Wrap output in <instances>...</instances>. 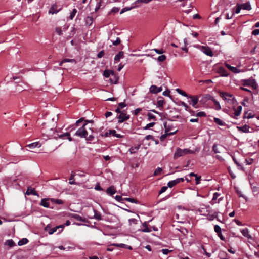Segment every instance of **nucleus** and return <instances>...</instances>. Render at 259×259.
I'll return each instance as SVG.
<instances>
[{"label": "nucleus", "instance_id": "obj_1", "mask_svg": "<svg viewBox=\"0 0 259 259\" xmlns=\"http://www.w3.org/2000/svg\"><path fill=\"white\" fill-rule=\"evenodd\" d=\"M88 122H93L92 120H85V123L83 125L78 129L75 132V135L78 136L80 138H85L87 141H93L94 139V136L92 134H89V132L88 131L87 128V123Z\"/></svg>", "mask_w": 259, "mask_h": 259}, {"label": "nucleus", "instance_id": "obj_2", "mask_svg": "<svg viewBox=\"0 0 259 259\" xmlns=\"http://www.w3.org/2000/svg\"><path fill=\"white\" fill-rule=\"evenodd\" d=\"M219 93L220 97L228 103L234 104L236 102V100L232 94L221 91H220Z\"/></svg>", "mask_w": 259, "mask_h": 259}, {"label": "nucleus", "instance_id": "obj_3", "mask_svg": "<svg viewBox=\"0 0 259 259\" xmlns=\"http://www.w3.org/2000/svg\"><path fill=\"white\" fill-rule=\"evenodd\" d=\"M194 153V152L193 150H190L189 149H181L179 148H178L174 154V159H177L179 157L183 156L188 154Z\"/></svg>", "mask_w": 259, "mask_h": 259}, {"label": "nucleus", "instance_id": "obj_4", "mask_svg": "<svg viewBox=\"0 0 259 259\" xmlns=\"http://www.w3.org/2000/svg\"><path fill=\"white\" fill-rule=\"evenodd\" d=\"M199 48L200 50L206 55L210 57H212L213 56V53L209 47L206 46H200Z\"/></svg>", "mask_w": 259, "mask_h": 259}, {"label": "nucleus", "instance_id": "obj_5", "mask_svg": "<svg viewBox=\"0 0 259 259\" xmlns=\"http://www.w3.org/2000/svg\"><path fill=\"white\" fill-rule=\"evenodd\" d=\"M63 228V225H60L58 226H56L54 228H51L49 225H47L45 227V231L48 232V233L50 235L53 234L54 232H56L57 229L59 228Z\"/></svg>", "mask_w": 259, "mask_h": 259}, {"label": "nucleus", "instance_id": "obj_6", "mask_svg": "<svg viewBox=\"0 0 259 259\" xmlns=\"http://www.w3.org/2000/svg\"><path fill=\"white\" fill-rule=\"evenodd\" d=\"M51 198H44L42 199L40 203V205L46 208H53V207L50 206Z\"/></svg>", "mask_w": 259, "mask_h": 259}, {"label": "nucleus", "instance_id": "obj_7", "mask_svg": "<svg viewBox=\"0 0 259 259\" xmlns=\"http://www.w3.org/2000/svg\"><path fill=\"white\" fill-rule=\"evenodd\" d=\"M129 118H130L129 115H127L126 114L122 112V113H120V114L119 115V116L118 117V121L119 123H122V122L127 120Z\"/></svg>", "mask_w": 259, "mask_h": 259}, {"label": "nucleus", "instance_id": "obj_8", "mask_svg": "<svg viewBox=\"0 0 259 259\" xmlns=\"http://www.w3.org/2000/svg\"><path fill=\"white\" fill-rule=\"evenodd\" d=\"M189 98L191 99L190 104L192 105L194 108H197L196 105L198 102V98L197 96H189Z\"/></svg>", "mask_w": 259, "mask_h": 259}, {"label": "nucleus", "instance_id": "obj_9", "mask_svg": "<svg viewBox=\"0 0 259 259\" xmlns=\"http://www.w3.org/2000/svg\"><path fill=\"white\" fill-rule=\"evenodd\" d=\"M162 88L161 87H157L156 85H152L150 88V91L152 93L156 94L162 91Z\"/></svg>", "mask_w": 259, "mask_h": 259}, {"label": "nucleus", "instance_id": "obj_10", "mask_svg": "<svg viewBox=\"0 0 259 259\" xmlns=\"http://www.w3.org/2000/svg\"><path fill=\"white\" fill-rule=\"evenodd\" d=\"M64 137H67L69 141H71L72 140V138L70 137V134L69 133H65L61 135L57 134V136H53V138L55 139L63 138Z\"/></svg>", "mask_w": 259, "mask_h": 259}, {"label": "nucleus", "instance_id": "obj_11", "mask_svg": "<svg viewBox=\"0 0 259 259\" xmlns=\"http://www.w3.org/2000/svg\"><path fill=\"white\" fill-rule=\"evenodd\" d=\"M168 130H165V133L163 135H162L160 137V140L161 141H163L165 140V139L168 136H170V135H173L174 134H175L176 133V132H177V130H175L173 132H171L170 133H168Z\"/></svg>", "mask_w": 259, "mask_h": 259}, {"label": "nucleus", "instance_id": "obj_12", "mask_svg": "<svg viewBox=\"0 0 259 259\" xmlns=\"http://www.w3.org/2000/svg\"><path fill=\"white\" fill-rule=\"evenodd\" d=\"M107 2H104V0H99L97 3L95 8V11H97L100 8H103L105 6Z\"/></svg>", "mask_w": 259, "mask_h": 259}, {"label": "nucleus", "instance_id": "obj_13", "mask_svg": "<svg viewBox=\"0 0 259 259\" xmlns=\"http://www.w3.org/2000/svg\"><path fill=\"white\" fill-rule=\"evenodd\" d=\"M249 126L246 124L242 126H237V128L240 132L243 133H249Z\"/></svg>", "mask_w": 259, "mask_h": 259}, {"label": "nucleus", "instance_id": "obj_14", "mask_svg": "<svg viewBox=\"0 0 259 259\" xmlns=\"http://www.w3.org/2000/svg\"><path fill=\"white\" fill-rule=\"evenodd\" d=\"M26 194L29 195H33L34 196L38 195V194L37 192L34 190V189L28 187L27 189V191L26 192Z\"/></svg>", "mask_w": 259, "mask_h": 259}, {"label": "nucleus", "instance_id": "obj_15", "mask_svg": "<svg viewBox=\"0 0 259 259\" xmlns=\"http://www.w3.org/2000/svg\"><path fill=\"white\" fill-rule=\"evenodd\" d=\"M225 66L228 69H229L231 71H232L233 73H237L240 72V71L238 69H237V68L231 66L230 65L228 64H226Z\"/></svg>", "mask_w": 259, "mask_h": 259}, {"label": "nucleus", "instance_id": "obj_16", "mask_svg": "<svg viewBox=\"0 0 259 259\" xmlns=\"http://www.w3.org/2000/svg\"><path fill=\"white\" fill-rule=\"evenodd\" d=\"M241 9L246 10H250L251 7L249 2H246L244 4H240Z\"/></svg>", "mask_w": 259, "mask_h": 259}, {"label": "nucleus", "instance_id": "obj_17", "mask_svg": "<svg viewBox=\"0 0 259 259\" xmlns=\"http://www.w3.org/2000/svg\"><path fill=\"white\" fill-rule=\"evenodd\" d=\"M60 8L59 9H57V6L56 5H53L50 9L49 11V13L52 14H56L60 10Z\"/></svg>", "mask_w": 259, "mask_h": 259}, {"label": "nucleus", "instance_id": "obj_18", "mask_svg": "<svg viewBox=\"0 0 259 259\" xmlns=\"http://www.w3.org/2000/svg\"><path fill=\"white\" fill-rule=\"evenodd\" d=\"M211 100L213 102L214 108L217 110H220L221 109V106L218 101H217L214 98H211Z\"/></svg>", "mask_w": 259, "mask_h": 259}, {"label": "nucleus", "instance_id": "obj_19", "mask_svg": "<svg viewBox=\"0 0 259 259\" xmlns=\"http://www.w3.org/2000/svg\"><path fill=\"white\" fill-rule=\"evenodd\" d=\"M72 218H74L77 221H81L82 222H85L86 220L85 218H82V217L79 215L77 214H73L71 215Z\"/></svg>", "mask_w": 259, "mask_h": 259}, {"label": "nucleus", "instance_id": "obj_20", "mask_svg": "<svg viewBox=\"0 0 259 259\" xmlns=\"http://www.w3.org/2000/svg\"><path fill=\"white\" fill-rule=\"evenodd\" d=\"M234 110L235 111L234 115L236 116H238L241 112L242 107L241 106H238L237 108H234Z\"/></svg>", "mask_w": 259, "mask_h": 259}, {"label": "nucleus", "instance_id": "obj_21", "mask_svg": "<svg viewBox=\"0 0 259 259\" xmlns=\"http://www.w3.org/2000/svg\"><path fill=\"white\" fill-rule=\"evenodd\" d=\"M50 200L52 204H57L59 205L63 204V201L61 199L51 198Z\"/></svg>", "mask_w": 259, "mask_h": 259}, {"label": "nucleus", "instance_id": "obj_22", "mask_svg": "<svg viewBox=\"0 0 259 259\" xmlns=\"http://www.w3.org/2000/svg\"><path fill=\"white\" fill-rule=\"evenodd\" d=\"M111 75H114V72L112 70H106L104 71L103 75L106 77L108 78Z\"/></svg>", "mask_w": 259, "mask_h": 259}, {"label": "nucleus", "instance_id": "obj_23", "mask_svg": "<svg viewBox=\"0 0 259 259\" xmlns=\"http://www.w3.org/2000/svg\"><path fill=\"white\" fill-rule=\"evenodd\" d=\"M66 62H71L75 64L76 63V61L75 59H64L59 63V65L62 66L63 63Z\"/></svg>", "mask_w": 259, "mask_h": 259}, {"label": "nucleus", "instance_id": "obj_24", "mask_svg": "<svg viewBox=\"0 0 259 259\" xmlns=\"http://www.w3.org/2000/svg\"><path fill=\"white\" fill-rule=\"evenodd\" d=\"M106 192L108 194H110L111 195H113L116 193V190L114 187L111 186L107 188Z\"/></svg>", "mask_w": 259, "mask_h": 259}, {"label": "nucleus", "instance_id": "obj_25", "mask_svg": "<svg viewBox=\"0 0 259 259\" xmlns=\"http://www.w3.org/2000/svg\"><path fill=\"white\" fill-rule=\"evenodd\" d=\"M27 147H29L30 149H33L36 147H40V145L38 142H36L27 145Z\"/></svg>", "mask_w": 259, "mask_h": 259}, {"label": "nucleus", "instance_id": "obj_26", "mask_svg": "<svg viewBox=\"0 0 259 259\" xmlns=\"http://www.w3.org/2000/svg\"><path fill=\"white\" fill-rule=\"evenodd\" d=\"M109 134L111 135H112L114 137H117V138H122L123 137V136L121 135L120 134H117L115 130H110L109 131Z\"/></svg>", "mask_w": 259, "mask_h": 259}, {"label": "nucleus", "instance_id": "obj_27", "mask_svg": "<svg viewBox=\"0 0 259 259\" xmlns=\"http://www.w3.org/2000/svg\"><path fill=\"white\" fill-rule=\"evenodd\" d=\"M178 183H179L178 181L176 179V180L169 181L167 183V187H168L169 188H172V187H174V186H175L176 185H177Z\"/></svg>", "mask_w": 259, "mask_h": 259}, {"label": "nucleus", "instance_id": "obj_28", "mask_svg": "<svg viewBox=\"0 0 259 259\" xmlns=\"http://www.w3.org/2000/svg\"><path fill=\"white\" fill-rule=\"evenodd\" d=\"M123 58V52H119L118 54H117L115 57L114 60L116 61H119L120 59Z\"/></svg>", "mask_w": 259, "mask_h": 259}, {"label": "nucleus", "instance_id": "obj_29", "mask_svg": "<svg viewBox=\"0 0 259 259\" xmlns=\"http://www.w3.org/2000/svg\"><path fill=\"white\" fill-rule=\"evenodd\" d=\"M214 121L215 123L221 126H224L225 125V123L218 118H214Z\"/></svg>", "mask_w": 259, "mask_h": 259}, {"label": "nucleus", "instance_id": "obj_30", "mask_svg": "<svg viewBox=\"0 0 259 259\" xmlns=\"http://www.w3.org/2000/svg\"><path fill=\"white\" fill-rule=\"evenodd\" d=\"M241 233L244 236H245L248 238H251V237L249 234L248 230L247 229L245 228V229L242 230Z\"/></svg>", "mask_w": 259, "mask_h": 259}, {"label": "nucleus", "instance_id": "obj_31", "mask_svg": "<svg viewBox=\"0 0 259 259\" xmlns=\"http://www.w3.org/2000/svg\"><path fill=\"white\" fill-rule=\"evenodd\" d=\"M28 240L27 238H24L21 239L20 240H19L18 241V245L19 246H22V245L27 244L28 243Z\"/></svg>", "mask_w": 259, "mask_h": 259}, {"label": "nucleus", "instance_id": "obj_32", "mask_svg": "<svg viewBox=\"0 0 259 259\" xmlns=\"http://www.w3.org/2000/svg\"><path fill=\"white\" fill-rule=\"evenodd\" d=\"M140 145H138L137 146L135 147H132L130 150L129 151L131 154L135 153L139 149Z\"/></svg>", "mask_w": 259, "mask_h": 259}, {"label": "nucleus", "instance_id": "obj_33", "mask_svg": "<svg viewBox=\"0 0 259 259\" xmlns=\"http://www.w3.org/2000/svg\"><path fill=\"white\" fill-rule=\"evenodd\" d=\"M123 200H125V201L130 202L131 203H136V204L139 203V201L137 200H136L135 199H134V198H124L123 199Z\"/></svg>", "mask_w": 259, "mask_h": 259}, {"label": "nucleus", "instance_id": "obj_34", "mask_svg": "<svg viewBox=\"0 0 259 259\" xmlns=\"http://www.w3.org/2000/svg\"><path fill=\"white\" fill-rule=\"evenodd\" d=\"M143 229H142V230H141L142 232H151V229H150L148 227V226H147V224H146V222H145V223L143 224Z\"/></svg>", "mask_w": 259, "mask_h": 259}, {"label": "nucleus", "instance_id": "obj_35", "mask_svg": "<svg viewBox=\"0 0 259 259\" xmlns=\"http://www.w3.org/2000/svg\"><path fill=\"white\" fill-rule=\"evenodd\" d=\"M220 73L222 74V76L227 77L228 76V73L227 72V71L223 68H220Z\"/></svg>", "mask_w": 259, "mask_h": 259}, {"label": "nucleus", "instance_id": "obj_36", "mask_svg": "<svg viewBox=\"0 0 259 259\" xmlns=\"http://www.w3.org/2000/svg\"><path fill=\"white\" fill-rule=\"evenodd\" d=\"M94 218L98 220H102L101 214L95 210H94Z\"/></svg>", "mask_w": 259, "mask_h": 259}, {"label": "nucleus", "instance_id": "obj_37", "mask_svg": "<svg viewBox=\"0 0 259 259\" xmlns=\"http://www.w3.org/2000/svg\"><path fill=\"white\" fill-rule=\"evenodd\" d=\"M119 8H118V7H113L110 12H109L108 13V15H111L112 14H114V13H117L119 10Z\"/></svg>", "mask_w": 259, "mask_h": 259}, {"label": "nucleus", "instance_id": "obj_38", "mask_svg": "<svg viewBox=\"0 0 259 259\" xmlns=\"http://www.w3.org/2000/svg\"><path fill=\"white\" fill-rule=\"evenodd\" d=\"M5 244L11 247L14 245L15 243L12 239H10L7 240L5 242Z\"/></svg>", "mask_w": 259, "mask_h": 259}, {"label": "nucleus", "instance_id": "obj_39", "mask_svg": "<svg viewBox=\"0 0 259 259\" xmlns=\"http://www.w3.org/2000/svg\"><path fill=\"white\" fill-rule=\"evenodd\" d=\"M75 174L73 172L71 173L70 178L69 179V183L70 184H75V182L73 180Z\"/></svg>", "mask_w": 259, "mask_h": 259}, {"label": "nucleus", "instance_id": "obj_40", "mask_svg": "<svg viewBox=\"0 0 259 259\" xmlns=\"http://www.w3.org/2000/svg\"><path fill=\"white\" fill-rule=\"evenodd\" d=\"M162 169L160 167H158L157 168H156L155 169V170L154 171V176H158V175H159L161 171H162Z\"/></svg>", "mask_w": 259, "mask_h": 259}, {"label": "nucleus", "instance_id": "obj_41", "mask_svg": "<svg viewBox=\"0 0 259 259\" xmlns=\"http://www.w3.org/2000/svg\"><path fill=\"white\" fill-rule=\"evenodd\" d=\"M147 116H148V120H151L152 119H155L156 118L155 116L154 115H153V114H152L150 112L148 113Z\"/></svg>", "mask_w": 259, "mask_h": 259}, {"label": "nucleus", "instance_id": "obj_42", "mask_svg": "<svg viewBox=\"0 0 259 259\" xmlns=\"http://www.w3.org/2000/svg\"><path fill=\"white\" fill-rule=\"evenodd\" d=\"M164 103V101L163 100H159L157 102V106L158 107H162Z\"/></svg>", "mask_w": 259, "mask_h": 259}, {"label": "nucleus", "instance_id": "obj_43", "mask_svg": "<svg viewBox=\"0 0 259 259\" xmlns=\"http://www.w3.org/2000/svg\"><path fill=\"white\" fill-rule=\"evenodd\" d=\"M164 126L165 130H169L168 133H170L171 132L170 131H172L173 129V127L172 126L167 125L166 123H164Z\"/></svg>", "mask_w": 259, "mask_h": 259}, {"label": "nucleus", "instance_id": "obj_44", "mask_svg": "<svg viewBox=\"0 0 259 259\" xmlns=\"http://www.w3.org/2000/svg\"><path fill=\"white\" fill-rule=\"evenodd\" d=\"M214 231L215 232L218 234V233H220V232H221V227L218 225H216L214 226Z\"/></svg>", "mask_w": 259, "mask_h": 259}, {"label": "nucleus", "instance_id": "obj_45", "mask_svg": "<svg viewBox=\"0 0 259 259\" xmlns=\"http://www.w3.org/2000/svg\"><path fill=\"white\" fill-rule=\"evenodd\" d=\"M77 12V10L76 9H74L72 12L71 13L70 15V19H73V18L74 17V16L75 15L76 13Z\"/></svg>", "mask_w": 259, "mask_h": 259}, {"label": "nucleus", "instance_id": "obj_46", "mask_svg": "<svg viewBox=\"0 0 259 259\" xmlns=\"http://www.w3.org/2000/svg\"><path fill=\"white\" fill-rule=\"evenodd\" d=\"M219 255L220 258H221V259H227L226 258V254L224 251L220 252Z\"/></svg>", "mask_w": 259, "mask_h": 259}, {"label": "nucleus", "instance_id": "obj_47", "mask_svg": "<svg viewBox=\"0 0 259 259\" xmlns=\"http://www.w3.org/2000/svg\"><path fill=\"white\" fill-rule=\"evenodd\" d=\"M166 59V56L164 55L159 56L157 58V60L159 62H163Z\"/></svg>", "mask_w": 259, "mask_h": 259}, {"label": "nucleus", "instance_id": "obj_48", "mask_svg": "<svg viewBox=\"0 0 259 259\" xmlns=\"http://www.w3.org/2000/svg\"><path fill=\"white\" fill-rule=\"evenodd\" d=\"M56 32L59 35H61L63 34V32L60 27H57L55 29Z\"/></svg>", "mask_w": 259, "mask_h": 259}, {"label": "nucleus", "instance_id": "obj_49", "mask_svg": "<svg viewBox=\"0 0 259 259\" xmlns=\"http://www.w3.org/2000/svg\"><path fill=\"white\" fill-rule=\"evenodd\" d=\"M132 9V7H125L121 10V11L120 12V14H123V13H124L127 11L131 10Z\"/></svg>", "mask_w": 259, "mask_h": 259}, {"label": "nucleus", "instance_id": "obj_50", "mask_svg": "<svg viewBox=\"0 0 259 259\" xmlns=\"http://www.w3.org/2000/svg\"><path fill=\"white\" fill-rule=\"evenodd\" d=\"M155 122H151L146 125V126L144 127V129L147 130L150 128V127H153L155 125Z\"/></svg>", "mask_w": 259, "mask_h": 259}, {"label": "nucleus", "instance_id": "obj_51", "mask_svg": "<svg viewBox=\"0 0 259 259\" xmlns=\"http://www.w3.org/2000/svg\"><path fill=\"white\" fill-rule=\"evenodd\" d=\"M206 116V114L205 112L201 111L197 113L196 115V117H204Z\"/></svg>", "mask_w": 259, "mask_h": 259}, {"label": "nucleus", "instance_id": "obj_52", "mask_svg": "<svg viewBox=\"0 0 259 259\" xmlns=\"http://www.w3.org/2000/svg\"><path fill=\"white\" fill-rule=\"evenodd\" d=\"M167 187H167V186H163L161 188V189L159 192V194H161L164 193V192H165L166 191V190L167 189Z\"/></svg>", "mask_w": 259, "mask_h": 259}, {"label": "nucleus", "instance_id": "obj_53", "mask_svg": "<svg viewBox=\"0 0 259 259\" xmlns=\"http://www.w3.org/2000/svg\"><path fill=\"white\" fill-rule=\"evenodd\" d=\"M120 43V39L119 37H117L116 40L112 41V44L114 46H117Z\"/></svg>", "mask_w": 259, "mask_h": 259}, {"label": "nucleus", "instance_id": "obj_54", "mask_svg": "<svg viewBox=\"0 0 259 259\" xmlns=\"http://www.w3.org/2000/svg\"><path fill=\"white\" fill-rule=\"evenodd\" d=\"M220 194L218 193V192H215L213 194V198H212V200H216L218 197L219 196H220Z\"/></svg>", "mask_w": 259, "mask_h": 259}, {"label": "nucleus", "instance_id": "obj_55", "mask_svg": "<svg viewBox=\"0 0 259 259\" xmlns=\"http://www.w3.org/2000/svg\"><path fill=\"white\" fill-rule=\"evenodd\" d=\"M241 10V7L240 6V4H237V8H236V11H235V13L236 14H238L239 13H240Z\"/></svg>", "mask_w": 259, "mask_h": 259}, {"label": "nucleus", "instance_id": "obj_56", "mask_svg": "<svg viewBox=\"0 0 259 259\" xmlns=\"http://www.w3.org/2000/svg\"><path fill=\"white\" fill-rule=\"evenodd\" d=\"M201 180V176H198L197 175L195 177L196 180V184L198 185L200 183V181Z\"/></svg>", "mask_w": 259, "mask_h": 259}, {"label": "nucleus", "instance_id": "obj_57", "mask_svg": "<svg viewBox=\"0 0 259 259\" xmlns=\"http://www.w3.org/2000/svg\"><path fill=\"white\" fill-rule=\"evenodd\" d=\"M126 105L124 102L119 103L118 104V107L120 108L121 109L125 107Z\"/></svg>", "mask_w": 259, "mask_h": 259}, {"label": "nucleus", "instance_id": "obj_58", "mask_svg": "<svg viewBox=\"0 0 259 259\" xmlns=\"http://www.w3.org/2000/svg\"><path fill=\"white\" fill-rule=\"evenodd\" d=\"M161 251L164 254L167 255L168 253L171 251V250H169L168 249H162Z\"/></svg>", "mask_w": 259, "mask_h": 259}, {"label": "nucleus", "instance_id": "obj_59", "mask_svg": "<svg viewBox=\"0 0 259 259\" xmlns=\"http://www.w3.org/2000/svg\"><path fill=\"white\" fill-rule=\"evenodd\" d=\"M104 55V52L103 51H100L97 55L99 58H102Z\"/></svg>", "mask_w": 259, "mask_h": 259}, {"label": "nucleus", "instance_id": "obj_60", "mask_svg": "<svg viewBox=\"0 0 259 259\" xmlns=\"http://www.w3.org/2000/svg\"><path fill=\"white\" fill-rule=\"evenodd\" d=\"M213 150L214 151V152L215 153H218L220 152L218 149L217 146L215 144L213 145Z\"/></svg>", "mask_w": 259, "mask_h": 259}, {"label": "nucleus", "instance_id": "obj_61", "mask_svg": "<svg viewBox=\"0 0 259 259\" xmlns=\"http://www.w3.org/2000/svg\"><path fill=\"white\" fill-rule=\"evenodd\" d=\"M252 34L255 36L258 35L259 34V29L254 30L252 32Z\"/></svg>", "mask_w": 259, "mask_h": 259}, {"label": "nucleus", "instance_id": "obj_62", "mask_svg": "<svg viewBox=\"0 0 259 259\" xmlns=\"http://www.w3.org/2000/svg\"><path fill=\"white\" fill-rule=\"evenodd\" d=\"M115 198L118 202H120L121 200H123V199H122V197L121 196H119V195H116L115 196Z\"/></svg>", "mask_w": 259, "mask_h": 259}, {"label": "nucleus", "instance_id": "obj_63", "mask_svg": "<svg viewBox=\"0 0 259 259\" xmlns=\"http://www.w3.org/2000/svg\"><path fill=\"white\" fill-rule=\"evenodd\" d=\"M154 50L158 54H161L163 53V50H159L157 49H154Z\"/></svg>", "mask_w": 259, "mask_h": 259}, {"label": "nucleus", "instance_id": "obj_64", "mask_svg": "<svg viewBox=\"0 0 259 259\" xmlns=\"http://www.w3.org/2000/svg\"><path fill=\"white\" fill-rule=\"evenodd\" d=\"M141 110L142 109L141 108H137L134 110V114L135 115H138Z\"/></svg>", "mask_w": 259, "mask_h": 259}]
</instances>
